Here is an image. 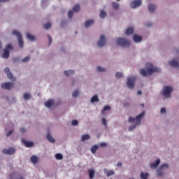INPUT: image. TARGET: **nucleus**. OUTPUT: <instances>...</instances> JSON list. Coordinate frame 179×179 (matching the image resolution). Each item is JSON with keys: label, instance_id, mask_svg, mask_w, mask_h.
Wrapping results in <instances>:
<instances>
[{"label": "nucleus", "instance_id": "nucleus-9", "mask_svg": "<svg viewBox=\"0 0 179 179\" xmlns=\"http://www.w3.org/2000/svg\"><path fill=\"white\" fill-rule=\"evenodd\" d=\"M14 85L12 83H3L1 84V88L6 90H10L13 87Z\"/></svg>", "mask_w": 179, "mask_h": 179}, {"label": "nucleus", "instance_id": "nucleus-2", "mask_svg": "<svg viewBox=\"0 0 179 179\" xmlns=\"http://www.w3.org/2000/svg\"><path fill=\"white\" fill-rule=\"evenodd\" d=\"M145 117V112L140 113L136 118L129 117V122H135V124L129 128V131H134L136 128V125H141V120Z\"/></svg>", "mask_w": 179, "mask_h": 179}, {"label": "nucleus", "instance_id": "nucleus-46", "mask_svg": "<svg viewBox=\"0 0 179 179\" xmlns=\"http://www.w3.org/2000/svg\"><path fill=\"white\" fill-rule=\"evenodd\" d=\"M102 124L103 125H104L106 127V125H107V120H106L105 118L102 119Z\"/></svg>", "mask_w": 179, "mask_h": 179}, {"label": "nucleus", "instance_id": "nucleus-15", "mask_svg": "<svg viewBox=\"0 0 179 179\" xmlns=\"http://www.w3.org/2000/svg\"><path fill=\"white\" fill-rule=\"evenodd\" d=\"M45 106L48 108H51V107H52V106H54V100L49 99L47 102L45 103Z\"/></svg>", "mask_w": 179, "mask_h": 179}, {"label": "nucleus", "instance_id": "nucleus-14", "mask_svg": "<svg viewBox=\"0 0 179 179\" xmlns=\"http://www.w3.org/2000/svg\"><path fill=\"white\" fill-rule=\"evenodd\" d=\"M22 142L24 143V145L26 146V148H31L34 146V143L31 141H26L24 139H22Z\"/></svg>", "mask_w": 179, "mask_h": 179}, {"label": "nucleus", "instance_id": "nucleus-1", "mask_svg": "<svg viewBox=\"0 0 179 179\" xmlns=\"http://www.w3.org/2000/svg\"><path fill=\"white\" fill-rule=\"evenodd\" d=\"M145 68L147 69V71L145 70V69H142L140 71L141 75L144 77L148 76V75H152V73L155 72H160V69L159 67L153 66L152 63H147L145 64Z\"/></svg>", "mask_w": 179, "mask_h": 179}, {"label": "nucleus", "instance_id": "nucleus-34", "mask_svg": "<svg viewBox=\"0 0 179 179\" xmlns=\"http://www.w3.org/2000/svg\"><path fill=\"white\" fill-rule=\"evenodd\" d=\"M44 29H45V30H48V29H51V23L48 22L47 24H45L43 25Z\"/></svg>", "mask_w": 179, "mask_h": 179}, {"label": "nucleus", "instance_id": "nucleus-21", "mask_svg": "<svg viewBox=\"0 0 179 179\" xmlns=\"http://www.w3.org/2000/svg\"><path fill=\"white\" fill-rule=\"evenodd\" d=\"M97 149H99V145H94L91 148V152L92 153H93V155H94V153H96V152H97Z\"/></svg>", "mask_w": 179, "mask_h": 179}, {"label": "nucleus", "instance_id": "nucleus-42", "mask_svg": "<svg viewBox=\"0 0 179 179\" xmlns=\"http://www.w3.org/2000/svg\"><path fill=\"white\" fill-rule=\"evenodd\" d=\"M30 61V57H26L22 59V62H29Z\"/></svg>", "mask_w": 179, "mask_h": 179}, {"label": "nucleus", "instance_id": "nucleus-11", "mask_svg": "<svg viewBox=\"0 0 179 179\" xmlns=\"http://www.w3.org/2000/svg\"><path fill=\"white\" fill-rule=\"evenodd\" d=\"M163 169H169V165L167 164H163L161 165L160 169L157 171L158 177H162L163 176V173H162V170H163Z\"/></svg>", "mask_w": 179, "mask_h": 179}, {"label": "nucleus", "instance_id": "nucleus-47", "mask_svg": "<svg viewBox=\"0 0 179 179\" xmlns=\"http://www.w3.org/2000/svg\"><path fill=\"white\" fill-rule=\"evenodd\" d=\"M99 146H101V148H104V147L107 146V143H101L99 144Z\"/></svg>", "mask_w": 179, "mask_h": 179}, {"label": "nucleus", "instance_id": "nucleus-23", "mask_svg": "<svg viewBox=\"0 0 179 179\" xmlns=\"http://www.w3.org/2000/svg\"><path fill=\"white\" fill-rule=\"evenodd\" d=\"M148 9L150 12H153L154 10H156V6L154 4H149Z\"/></svg>", "mask_w": 179, "mask_h": 179}, {"label": "nucleus", "instance_id": "nucleus-28", "mask_svg": "<svg viewBox=\"0 0 179 179\" xmlns=\"http://www.w3.org/2000/svg\"><path fill=\"white\" fill-rule=\"evenodd\" d=\"M31 162L32 163H34V164H36V163H37L38 162V158H37V157L33 155L31 157Z\"/></svg>", "mask_w": 179, "mask_h": 179}, {"label": "nucleus", "instance_id": "nucleus-6", "mask_svg": "<svg viewBox=\"0 0 179 179\" xmlns=\"http://www.w3.org/2000/svg\"><path fill=\"white\" fill-rule=\"evenodd\" d=\"M136 78L135 77H129L127 78V87H129V89H134V83H135V80H136Z\"/></svg>", "mask_w": 179, "mask_h": 179}, {"label": "nucleus", "instance_id": "nucleus-48", "mask_svg": "<svg viewBox=\"0 0 179 179\" xmlns=\"http://www.w3.org/2000/svg\"><path fill=\"white\" fill-rule=\"evenodd\" d=\"M6 48H7V50H12L13 48V47H12V45L8 44L6 45Z\"/></svg>", "mask_w": 179, "mask_h": 179}, {"label": "nucleus", "instance_id": "nucleus-25", "mask_svg": "<svg viewBox=\"0 0 179 179\" xmlns=\"http://www.w3.org/2000/svg\"><path fill=\"white\" fill-rule=\"evenodd\" d=\"M80 10V6L79 4H76L73 8V12H79Z\"/></svg>", "mask_w": 179, "mask_h": 179}, {"label": "nucleus", "instance_id": "nucleus-24", "mask_svg": "<svg viewBox=\"0 0 179 179\" xmlns=\"http://www.w3.org/2000/svg\"><path fill=\"white\" fill-rule=\"evenodd\" d=\"M9 57V50L8 49H4L3 54V58H8Z\"/></svg>", "mask_w": 179, "mask_h": 179}, {"label": "nucleus", "instance_id": "nucleus-35", "mask_svg": "<svg viewBox=\"0 0 179 179\" xmlns=\"http://www.w3.org/2000/svg\"><path fill=\"white\" fill-rule=\"evenodd\" d=\"M96 69H97V72H106V69L100 66H97Z\"/></svg>", "mask_w": 179, "mask_h": 179}, {"label": "nucleus", "instance_id": "nucleus-49", "mask_svg": "<svg viewBox=\"0 0 179 179\" xmlns=\"http://www.w3.org/2000/svg\"><path fill=\"white\" fill-rule=\"evenodd\" d=\"M161 114H166V108H162L160 111Z\"/></svg>", "mask_w": 179, "mask_h": 179}, {"label": "nucleus", "instance_id": "nucleus-44", "mask_svg": "<svg viewBox=\"0 0 179 179\" xmlns=\"http://www.w3.org/2000/svg\"><path fill=\"white\" fill-rule=\"evenodd\" d=\"M48 38L49 41V45H51V43H52V38H51V36L48 35Z\"/></svg>", "mask_w": 179, "mask_h": 179}, {"label": "nucleus", "instance_id": "nucleus-26", "mask_svg": "<svg viewBox=\"0 0 179 179\" xmlns=\"http://www.w3.org/2000/svg\"><path fill=\"white\" fill-rule=\"evenodd\" d=\"M134 33V28L129 27L126 30V34L129 36V34H132Z\"/></svg>", "mask_w": 179, "mask_h": 179}, {"label": "nucleus", "instance_id": "nucleus-19", "mask_svg": "<svg viewBox=\"0 0 179 179\" xmlns=\"http://www.w3.org/2000/svg\"><path fill=\"white\" fill-rule=\"evenodd\" d=\"M27 38L30 41H34V40H36V37L30 34V33H27Z\"/></svg>", "mask_w": 179, "mask_h": 179}, {"label": "nucleus", "instance_id": "nucleus-20", "mask_svg": "<svg viewBox=\"0 0 179 179\" xmlns=\"http://www.w3.org/2000/svg\"><path fill=\"white\" fill-rule=\"evenodd\" d=\"M46 138H47L48 141H49V142H50L51 143H54V142H55V139H54V138H52V136H51L50 134H47Z\"/></svg>", "mask_w": 179, "mask_h": 179}, {"label": "nucleus", "instance_id": "nucleus-37", "mask_svg": "<svg viewBox=\"0 0 179 179\" xmlns=\"http://www.w3.org/2000/svg\"><path fill=\"white\" fill-rule=\"evenodd\" d=\"M55 157L57 160H62L63 158L62 155L61 154H56Z\"/></svg>", "mask_w": 179, "mask_h": 179}, {"label": "nucleus", "instance_id": "nucleus-22", "mask_svg": "<svg viewBox=\"0 0 179 179\" xmlns=\"http://www.w3.org/2000/svg\"><path fill=\"white\" fill-rule=\"evenodd\" d=\"M74 74H75V71H73V70L64 71V75L66 76H69L70 75H74Z\"/></svg>", "mask_w": 179, "mask_h": 179}, {"label": "nucleus", "instance_id": "nucleus-3", "mask_svg": "<svg viewBox=\"0 0 179 179\" xmlns=\"http://www.w3.org/2000/svg\"><path fill=\"white\" fill-rule=\"evenodd\" d=\"M117 44L120 47H128L131 45V42L123 38H119L117 39Z\"/></svg>", "mask_w": 179, "mask_h": 179}, {"label": "nucleus", "instance_id": "nucleus-43", "mask_svg": "<svg viewBox=\"0 0 179 179\" xmlns=\"http://www.w3.org/2000/svg\"><path fill=\"white\" fill-rule=\"evenodd\" d=\"M71 124L73 126L75 127V126L78 125V124H79V122H78V120H74L71 122Z\"/></svg>", "mask_w": 179, "mask_h": 179}, {"label": "nucleus", "instance_id": "nucleus-57", "mask_svg": "<svg viewBox=\"0 0 179 179\" xmlns=\"http://www.w3.org/2000/svg\"><path fill=\"white\" fill-rule=\"evenodd\" d=\"M1 48V42H0V48Z\"/></svg>", "mask_w": 179, "mask_h": 179}, {"label": "nucleus", "instance_id": "nucleus-27", "mask_svg": "<svg viewBox=\"0 0 179 179\" xmlns=\"http://www.w3.org/2000/svg\"><path fill=\"white\" fill-rule=\"evenodd\" d=\"M99 97L97 95H94L92 98L91 99V103H97L99 101Z\"/></svg>", "mask_w": 179, "mask_h": 179}, {"label": "nucleus", "instance_id": "nucleus-10", "mask_svg": "<svg viewBox=\"0 0 179 179\" xmlns=\"http://www.w3.org/2000/svg\"><path fill=\"white\" fill-rule=\"evenodd\" d=\"M130 5L131 8H138L142 5V0H134Z\"/></svg>", "mask_w": 179, "mask_h": 179}, {"label": "nucleus", "instance_id": "nucleus-12", "mask_svg": "<svg viewBox=\"0 0 179 179\" xmlns=\"http://www.w3.org/2000/svg\"><path fill=\"white\" fill-rule=\"evenodd\" d=\"M169 64L170 66H172L173 68L179 67L178 59H173L172 61L169 62Z\"/></svg>", "mask_w": 179, "mask_h": 179}, {"label": "nucleus", "instance_id": "nucleus-53", "mask_svg": "<svg viewBox=\"0 0 179 179\" xmlns=\"http://www.w3.org/2000/svg\"><path fill=\"white\" fill-rule=\"evenodd\" d=\"M117 166H122V162H119L117 163Z\"/></svg>", "mask_w": 179, "mask_h": 179}, {"label": "nucleus", "instance_id": "nucleus-5", "mask_svg": "<svg viewBox=\"0 0 179 179\" xmlns=\"http://www.w3.org/2000/svg\"><path fill=\"white\" fill-rule=\"evenodd\" d=\"M13 36H16L18 39V43L20 48H23V39H22V34H20V32L17 31V30L13 31Z\"/></svg>", "mask_w": 179, "mask_h": 179}, {"label": "nucleus", "instance_id": "nucleus-38", "mask_svg": "<svg viewBox=\"0 0 179 179\" xmlns=\"http://www.w3.org/2000/svg\"><path fill=\"white\" fill-rule=\"evenodd\" d=\"M115 76L117 79H120V78H122L123 74H122V73L117 72L115 74Z\"/></svg>", "mask_w": 179, "mask_h": 179}, {"label": "nucleus", "instance_id": "nucleus-39", "mask_svg": "<svg viewBox=\"0 0 179 179\" xmlns=\"http://www.w3.org/2000/svg\"><path fill=\"white\" fill-rule=\"evenodd\" d=\"M78 94H79V90H75L73 92L72 96H73V97H78Z\"/></svg>", "mask_w": 179, "mask_h": 179}, {"label": "nucleus", "instance_id": "nucleus-58", "mask_svg": "<svg viewBox=\"0 0 179 179\" xmlns=\"http://www.w3.org/2000/svg\"><path fill=\"white\" fill-rule=\"evenodd\" d=\"M143 107V104L141 105Z\"/></svg>", "mask_w": 179, "mask_h": 179}, {"label": "nucleus", "instance_id": "nucleus-45", "mask_svg": "<svg viewBox=\"0 0 179 179\" xmlns=\"http://www.w3.org/2000/svg\"><path fill=\"white\" fill-rule=\"evenodd\" d=\"M110 110H111V108L108 106H106L103 108V111H108Z\"/></svg>", "mask_w": 179, "mask_h": 179}, {"label": "nucleus", "instance_id": "nucleus-40", "mask_svg": "<svg viewBox=\"0 0 179 179\" xmlns=\"http://www.w3.org/2000/svg\"><path fill=\"white\" fill-rule=\"evenodd\" d=\"M107 177H110V176H114V171H109L106 173Z\"/></svg>", "mask_w": 179, "mask_h": 179}, {"label": "nucleus", "instance_id": "nucleus-7", "mask_svg": "<svg viewBox=\"0 0 179 179\" xmlns=\"http://www.w3.org/2000/svg\"><path fill=\"white\" fill-rule=\"evenodd\" d=\"M4 72L5 73H7L8 79H10V80H13V82H15V80H16V78L13 77V75L12 74V73H10V70L9 69V68H5Z\"/></svg>", "mask_w": 179, "mask_h": 179}, {"label": "nucleus", "instance_id": "nucleus-18", "mask_svg": "<svg viewBox=\"0 0 179 179\" xmlns=\"http://www.w3.org/2000/svg\"><path fill=\"white\" fill-rule=\"evenodd\" d=\"M133 40L135 43H139V42L142 41V38L140 36L134 35L133 36Z\"/></svg>", "mask_w": 179, "mask_h": 179}, {"label": "nucleus", "instance_id": "nucleus-59", "mask_svg": "<svg viewBox=\"0 0 179 179\" xmlns=\"http://www.w3.org/2000/svg\"><path fill=\"white\" fill-rule=\"evenodd\" d=\"M106 169H105V173H106Z\"/></svg>", "mask_w": 179, "mask_h": 179}, {"label": "nucleus", "instance_id": "nucleus-52", "mask_svg": "<svg viewBox=\"0 0 179 179\" xmlns=\"http://www.w3.org/2000/svg\"><path fill=\"white\" fill-rule=\"evenodd\" d=\"M128 106H129V103H124V107H128Z\"/></svg>", "mask_w": 179, "mask_h": 179}, {"label": "nucleus", "instance_id": "nucleus-31", "mask_svg": "<svg viewBox=\"0 0 179 179\" xmlns=\"http://www.w3.org/2000/svg\"><path fill=\"white\" fill-rule=\"evenodd\" d=\"M88 139H90V136L89 134L83 135L82 136L83 141H87Z\"/></svg>", "mask_w": 179, "mask_h": 179}, {"label": "nucleus", "instance_id": "nucleus-36", "mask_svg": "<svg viewBox=\"0 0 179 179\" xmlns=\"http://www.w3.org/2000/svg\"><path fill=\"white\" fill-rule=\"evenodd\" d=\"M23 97L25 100H29V99H30L31 96H30V94H29V93H24Z\"/></svg>", "mask_w": 179, "mask_h": 179}, {"label": "nucleus", "instance_id": "nucleus-30", "mask_svg": "<svg viewBox=\"0 0 179 179\" xmlns=\"http://www.w3.org/2000/svg\"><path fill=\"white\" fill-rule=\"evenodd\" d=\"M106 16H107V13H106L104 10H101L99 14V17H101V19H104Z\"/></svg>", "mask_w": 179, "mask_h": 179}, {"label": "nucleus", "instance_id": "nucleus-13", "mask_svg": "<svg viewBox=\"0 0 179 179\" xmlns=\"http://www.w3.org/2000/svg\"><path fill=\"white\" fill-rule=\"evenodd\" d=\"M3 153H4V155H13L15 153V148L3 149Z\"/></svg>", "mask_w": 179, "mask_h": 179}, {"label": "nucleus", "instance_id": "nucleus-56", "mask_svg": "<svg viewBox=\"0 0 179 179\" xmlns=\"http://www.w3.org/2000/svg\"><path fill=\"white\" fill-rule=\"evenodd\" d=\"M147 26H148V27H150V26H152V24L148 23V24H147Z\"/></svg>", "mask_w": 179, "mask_h": 179}, {"label": "nucleus", "instance_id": "nucleus-61", "mask_svg": "<svg viewBox=\"0 0 179 179\" xmlns=\"http://www.w3.org/2000/svg\"><path fill=\"white\" fill-rule=\"evenodd\" d=\"M117 1H120V0H117Z\"/></svg>", "mask_w": 179, "mask_h": 179}, {"label": "nucleus", "instance_id": "nucleus-60", "mask_svg": "<svg viewBox=\"0 0 179 179\" xmlns=\"http://www.w3.org/2000/svg\"><path fill=\"white\" fill-rule=\"evenodd\" d=\"M129 179H134V178H129Z\"/></svg>", "mask_w": 179, "mask_h": 179}, {"label": "nucleus", "instance_id": "nucleus-4", "mask_svg": "<svg viewBox=\"0 0 179 179\" xmlns=\"http://www.w3.org/2000/svg\"><path fill=\"white\" fill-rule=\"evenodd\" d=\"M172 92H173L172 87L165 86L164 87L163 91L162 92V96L166 99H169L171 96V95H170V93H171Z\"/></svg>", "mask_w": 179, "mask_h": 179}, {"label": "nucleus", "instance_id": "nucleus-50", "mask_svg": "<svg viewBox=\"0 0 179 179\" xmlns=\"http://www.w3.org/2000/svg\"><path fill=\"white\" fill-rule=\"evenodd\" d=\"M13 134V130H10L6 134V136H9L10 135H12Z\"/></svg>", "mask_w": 179, "mask_h": 179}, {"label": "nucleus", "instance_id": "nucleus-17", "mask_svg": "<svg viewBox=\"0 0 179 179\" xmlns=\"http://www.w3.org/2000/svg\"><path fill=\"white\" fill-rule=\"evenodd\" d=\"M159 164H160V159H157L155 161V163L150 164V168L151 169H156V167H157V166H159Z\"/></svg>", "mask_w": 179, "mask_h": 179}, {"label": "nucleus", "instance_id": "nucleus-16", "mask_svg": "<svg viewBox=\"0 0 179 179\" xmlns=\"http://www.w3.org/2000/svg\"><path fill=\"white\" fill-rule=\"evenodd\" d=\"M94 24V20H88L85 23V27H86V28L90 27V26H92V24Z\"/></svg>", "mask_w": 179, "mask_h": 179}, {"label": "nucleus", "instance_id": "nucleus-55", "mask_svg": "<svg viewBox=\"0 0 179 179\" xmlns=\"http://www.w3.org/2000/svg\"><path fill=\"white\" fill-rule=\"evenodd\" d=\"M9 0H0V2H8Z\"/></svg>", "mask_w": 179, "mask_h": 179}, {"label": "nucleus", "instance_id": "nucleus-32", "mask_svg": "<svg viewBox=\"0 0 179 179\" xmlns=\"http://www.w3.org/2000/svg\"><path fill=\"white\" fill-rule=\"evenodd\" d=\"M148 177H149V173H141V178L142 179H148Z\"/></svg>", "mask_w": 179, "mask_h": 179}, {"label": "nucleus", "instance_id": "nucleus-41", "mask_svg": "<svg viewBox=\"0 0 179 179\" xmlns=\"http://www.w3.org/2000/svg\"><path fill=\"white\" fill-rule=\"evenodd\" d=\"M72 16H73V11L70 10L68 13V17H69V19H72Z\"/></svg>", "mask_w": 179, "mask_h": 179}, {"label": "nucleus", "instance_id": "nucleus-54", "mask_svg": "<svg viewBox=\"0 0 179 179\" xmlns=\"http://www.w3.org/2000/svg\"><path fill=\"white\" fill-rule=\"evenodd\" d=\"M137 94H142V91L138 90V91L137 92Z\"/></svg>", "mask_w": 179, "mask_h": 179}, {"label": "nucleus", "instance_id": "nucleus-51", "mask_svg": "<svg viewBox=\"0 0 179 179\" xmlns=\"http://www.w3.org/2000/svg\"><path fill=\"white\" fill-rule=\"evenodd\" d=\"M20 131L21 132V134H24V132L26 131V129H25L24 128H21V129H20Z\"/></svg>", "mask_w": 179, "mask_h": 179}, {"label": "nucleus", "instance_id": "nucleus-29", "mask_svg": "<svg viewBox=\"0 0 179 179\" xmlns=\"http://www.w3.org/2000/svg\"><path fill=\"white\" fill-rule=\"evenodd\" d=\"M88 173L90 174V178L93 179L94 178V171L93 169H89Z\"/></svg>", "mask_w": 179, "mask_h": 179}, {"label": "nucleus", "instance_id": "nucleus-8", "mask_svg": "<svg viewBox=\"0 0 179 179\" xmlns=\"http://www.w3.org/2000/svg\"><path fill=\"white\" fill-rule=\"evenodd\" d=\"M98 47H104L106 45V38L104 35H101L99 41L97 42Z\"/></svg>", "mask_w": 179, "mask_h": 179}, {"label": "nucleus", "instance_id": "nucleus-33", "mask_svg": "<svg viewBox=\"0 0 179 179\" xmlns=\"http://www.w3.org/2000/svg\"><path fill=\"white\" fill-rule=\"evenodd\" d=\"M112 6L113 9H116V10L120 8V5L116 2L112 3Z\"/></svg>", "mask_w": 179, "mask_h": 179}]
</instances>
